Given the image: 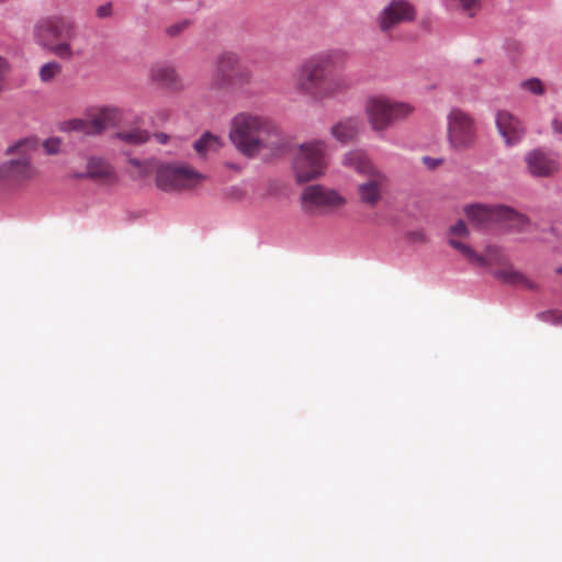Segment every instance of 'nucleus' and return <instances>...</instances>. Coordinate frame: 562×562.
I'll list each match as a JSON object with an SVG mask.
<instances>
[{
  "mask_svg": "<svg viewBox=\"0 0 562 562\" xmlns=\"http://www.w3.org/2000/svg\"><path fill=\"white\" fill-rule=\"evenodd\" d=\"M447 120L448 140L454 149H468L475 144V121L469 113L460 109H452Z\"/></svg>",
  "mask_w": 562,
  "mask_h": 562,
  "instance_id": "8",
  "label": "nucleus"
},
{
  "mask_svg": "<svg viewBox=\"0 0 562 562\" xmlns=\"http://www.w3.org/2000/svg\"><path fill=\"white\" fill-rule=\"evenodd\" d=\"M75 25L64 18H48L41 20L34 27V36L42 46H49L60 38H71Z\"/></svg>",
  "mask_w": 562,
  "mask_h": 562,
  "instance_id": "10",
  "label": "nucleus"
},
{
  "mask_svg": "<svg viewBox=\"0 0 562 562\" xmlns=\"http://www.w3.org/2000/svg\"><path fill=\"white\" fill-rule=\"evenodd\" d=\"M61 71L63 67L58 61H48L42 65L38 76L43 83H50L60 76Z\"/></svg>",
  "mask_w": 562,
  "mask_h": 562,
  "instance_id": "27",
  "label": "nucleus"
},
{
  "mask_svg": "<svg viewBox=\"0 0 562 562\" xmlns=\"http://www.w3.org/2000/svg\"><path fill=\"white\" fill-rule=\"evenodd\" d=\"M494 276L502 282L513 286H518L531 291H536L538 289L536 282L530 280L522 272L516 270L508 261L502 267H499L494 272Z\"/></svg>",
  "mask_w": 562,
  "mask_h": 562,
  "instance_id": "19",
  "label": "nucleus"
},
{
  "mask_svg": "<svg viewBox=\"0 0 562 562\" xmlns=\"http://www.w3.org/2000/svg\"><path fill=\"white\" fill-rule=\"evenodd\" d=\"M503 205L468 204L463 211L468 220L477 227H487L499 223Z\"/></svg>",
  "mask_w": 562,
  "mask_h": 562,
  "instance_id": "16",
  "label": "nucleus"
},
{
  "mask_svg": "<svg viewBox=\"0 0 562 562\" xmlns=\"http://www.w3.org/2000/svg\"><path fill=\"white\" fill-rule=\"evenodd\" d=\"M47 47L56 56H58L60 58H64V59H69L74 55V52H72V48H71L70 44H68L66 42H63V43H56L55 42V43H53L52 45H49Z\"/></svg>",
  "mask_w": 562,
  "mask_h": 562,
  "instance_id": "30",
  "label": "nucleus"
},
{
  "mask_svg": "<svg viewBox=\"0 0 562 562\" xmlns=\"http://www.w3.org/2000/svg\"><path fill=\"white\" fill-rule=\"evenodd\" d=\"M411 238L414 241L423 243L426 240L425 234L422 231L411 233Z\"/></svg>",
  "mask_w": 562,
  "mask_h": 562,
  "instance_id": "38",
  "label": "nucleus"
},
{
  "mask_svg": "<svg viewBox=\"0 0 562 562\" xmlns=\"http://www.w3.org/2000/svg\"><path fill=\"white\" fill-rule=\"evenodd\" d=\"M341 162L345 167L355 170L363 177H369L381 170L371 161L367 153L361 149H353L346 153Z\"/></svg>",
  "mask_w": 562,
  "mask_h": 562,
  "instance_id": "18",
  "label": "nucleus"
},
{
  "mask_svg": "<svg viewBox=\"0 0 562 562\" xmlns=\"http://www.w3.org/2000/svg\"><path fill=\"white\" fill-rule=\"evenodd\" d=\"M115 137L130 145H140L149 140L150 135L142 128H131L115 134Z\"/></svg>",
  "mask_w": 562,
  "mask_h": 562,
  "instance_id": "26",
  "label": "nucleus"
},
{
  "mask_svg": "<svg viewBox=\"0 0 562 562\" xmlns=\"http://www.w3.org/2000/svg\"><path fill=\"white\" fill-rule=\"evenodd\" d=\"M469 228L463 221L457 222L449 229L448 243L452 247V241L463 243L461 239L469 237Z\"/></svg>",
  "mask_w": 562,
  "mask_h": 562,
  "instance_id": "28",
  "label": "nucleus"
},
{
  "mask_svg": "<svg viewBox=\"0 0 562 562\" xmlns=\"http://www.w3.org/2000/svg\"><path fill=\"white\" fill-rule=\"evenodd\" d=\"M496 127L507 146L519 144L526 133L520 120L505 110L497 112Z\"/></svg>",
  "mask_w": 562,
  "mask_h": 562,
  "instance_id": "14",
  "label": "nucleus"
},
{
  "mask_svg": "<svg viewBox=\"0 0 562 562\" xmlns=\"http://www.w3.org/2000/svg\"><path fill=\"white\" fill-rule=\"evenodd\" d=\"M452 248L458 250L471 263L481 267H490L493 265L502 267L508 261L504 251L497 246H487L482 255L476 254L473 248L465 243L452 241Z\"/></svg>",
  "mask_w": 562,
  "mask_h": 562,
  "instance_id": "13",
  "label": "nucleus"
},
{
  "mask_svg": "<svg viewBox=\"0 0 562 562\" xmlns=\"http://www.w3.org/2000/svg\"><path fill=\"white\" fill-rule=\"evenodd\" d=\"M36 148L37 142L33 138L21 139L8 147L7 154L14 157L0 165V181L21 183L31 180L36 172L30 159Z\"/></svg>",
  "mask_w": 562,
  "mask_h": 562,
  "instance_id": "6",
  "label": "nucleus"
},
{
  "mask_svg": "<svg viewBox=\"0 0 562 562\" xmlns=\"http://www.w3.org/2000/svg\"><path fill=\"white\" fill-rule=\"evenodd\" d=\"M387 181L389 178L382 170L367 177V180L358 187L360 201L370 207H374L381 201Z\"/></svg>",
  "mask_w": 562,
  "mask_h": 562,
  "instance_id": "15",
  "label": "nucleus"
},
{
  "mask_svg": "<svg viewBox=\"0 0 562 562\" xmlns=\"http://www.w3.org/2000/svg\"><path fill=\"white\" fill-rule=\"evenodd\" d=\"M60 142L57 138H50L44 142L43 147L47 154H56L59 150Z\"/></svg>",
  "mask_w": 562,
  "mask_h": 562,
  "instance_id": "35",
  "label": "nucleus"
},
{
  "mask_svg": "<svg viewBox=\"0 0 562 562\" xmlns=\"http://www.w3.org/2000/svg\"><path fill=\"white\" fill-rule=\"evenodd\" d=\"M521 88L536 95H542L546 92L542 81L538 78H531L521 82Z\"/></svg>",
  "mask_w": 562,
  "mask_h": 562,
  "instance_id": "31",
  "label": "nucleus"
},
{
  "mask_svg": "<svg viewBox=\"0 0 562 562\" xmlns=\"http://www.w3.org/2000/svg\"><path fill=\"white\" fill-rule=\"evenodd\" d=\"M228 139L236 149L246 155V114L238 113L229 124Z\"/></svg>",
  "mask_w": 562,
  "mask_h": 562,
  "instance_id": "23",
  "label": "nucleus"
},
{
  "mask_svg": "<svg viewBox=\"0 0 562 562\" xmlns=\"http://www.w3.org/2000/svg\"><path fill=\"white\" fill-rule=\"evenodd\" d=\"M551 127L555 134L562 135V120L559 117H554L551 121Z\"/></svg>",
  "mask_w": 562,
  "mask_h": 562,
  "instance_id": "37",
  "label": "nucleus"
},
{
  "mask_svg": "<svg viewBox=\"0 0 562 562\" xmlns=\"http://www.w3.org/2000/svg\"><path fill=\"white\" fill-rule=\"evenodd\" d=\"M113 13V5L111 2L99 5L95 10V14L99 19H108Z\"/></svg>",
  "mask_w": 562,
  "mask_h": 562,
  "instance_id": "34",
  "label": "nucleus"
},
{
  "mask_svg": "<svg viewBox=\"0 0 562 562\" xmlns=\"http://www.w3.org/2000/svg\"><path fill=\"white\" fill-rule=\"evenodd\" d=\"M243 76L241 58L233 52H225L217 58L211 87L213 89H233L243 82Z\"/></svg>",
  "mask_w": 562,
  "mask_h": 562,
  "instance_id": "9",
  "label": "nucleus"
},
{
  "mask_svg": "<svg viewBox=\"0 0 562 562\" xmlns=\"http://www.w3.org/2000/svg\"><path fill=\"white\" fill-rule=\"evenodd\" d=\"M416 11L406 0H392L378 18L382 32H389L400 23L411 22L415 19Z\"/></svg>",
  "mask_w": 562,
  "mask_h": 562,
  "instance_id": "11",
  "label": "nucleus"
},
{
  "mask_svg": "<svg viewBox=\"0 0 562 562\" xmlns=\"http://www.w3.org/2000/svg\"><path fill=\"white\" fill-rule=\"evenodd\" d=\"M154 137L159 144H167L170 138L169 135L165 133H157Z\"/></svg>",
  "mask_w": 562,
  "mask_h": 562,
  "instance_id": "39",
  "label": "nucleus"
},
{
  "mask_svg": "<svg viewBox=\"0 0 562 562\" xmlns=\"http://www.w3.org/2000/svg\"><path fill=\"white\" fill-rule=\"evenodd\" d=\"M190 22L188 20H183L180 22H176L168 27H166V34L170 37L178 36L180 33H182L188 26Z\"/></svg>",
  "mask_w": 562,
  "mask_h": 562,
  "instance_id": "33",
  "label": "nucleus"
},
{
  "mask_svg": "<svg viewBox=\"0 0 562 562\" xmlns=\"http://www.w3.org/2000/svg\"><path fill=\"white\" fill-rule=\"evenodd\" d=\"M149 78L153 82L169 90L182 89V79L176 68L167 63H157L149 69Z\"/></svg>",
  "mask_w": 562,
  "mask_h": 562,
  "instance_id": "17",
  "label": "nucleus"
},
{
  "mask_svg": "<svg viewBox=\"0 0 562 562\" xmlns=\"http://www.w3.org/2000/svg\"><path fill=\"white\" fill-rule=\"evenodd\" d=\"M248 158L277 156L282 149L280 132L274 123L266 116L248 114Z\"/></svg>",
  "mask_w": 562,
  "mask_h": 562,
  "instance_id": "3",
  "label": "nucleus"
},
{
  "mask_svg": "<svg viewBox=\"0 0 562 562\" xmlns=\"http://www.w3.org/2000/svg\"><path fill=\"white\" fill-rule=\"evenodd\" d=\"M131 162H132L134 166H136V167H139V166H140V162H139L138 160H136V159L131 160Z\"/></svg>",
  "mask_w": 562,
  "mask_h": 562,
  "instance_id": "40",
  "label": "nucleus"
},
{
  "mask_svg": "<svg viewBox=\"0 0 562 562\" xmlns=\"http://www.w3.org/2000/svg\"><path fill=\"white\" fill-rule=\"evenodd\" d=\"M501 212L499 223L505 224L510 229L524 232L529 225V220L525 215L515 212L513 209L503 205Z\"/></svg>",
  "mask_w": 562,
  "mask_h": 562,
  "instance_id": "24",
  "label": "nucleus"
},
{
  "mask_svg": "<svg viewBox=\"0 0 562 562\" xmlns=\"http://www.w3.org/2000/svg\"><path fill=\"white\" fill-rule=\"evenodd\" d=\"M362 127L361 120L358 117H347L330 128V134L340 143H349L356 139Z\"/></svg>",
  "mask_w": 562,
  "mask_h": 562,
  "instance_id": "21",
  "label": "nucleus"
},
{
  "mask_svg": "<svg viewBox=\"0 0 562 562\" xmlns=\"http://www.w3.org/2000/svg\"><path fill=\"white\" fill-rule=\"evenodd\" d=\"M525 161L529 173L533 177H552L561 168L557 154L540 148L527 153Z\"/></svg>",
  "mask_w": 562,
  "mask_h": 562,
  "instance_id": "12",
  "label": "nucleus"
},
{
  "mask_svg": "<svg viewBox=\"0 0 562 562\" xmlns=\"http://www.w3.org/2000/svg\"><path fill=\"white\" fill-rule=\"evenodd\" d=\"M346 53L330 49L304 59L293 71L295 90L315 102H324L346 94L351 88V79L344 75L328 76L327 70L342 65Z\"/></svg>",
  "mask_w": 562,
  "mask_h": 562,
  "instance_id": "1",
  "label": "nucleus"
},
{
  "mask_svg": "<svg viewBox=\"0 0 562 562\" xmlns=\"http://www.w3.org/2000/svg\"><path fill=\"white\" fill-rule=\"evenodd\" d=\"M223 168L226 172L225 177L227 180H233L237 176L243 173L244 167L240 164H235L233 161H225Z\"/></svg>",
  "mask_w": 562,
  "mask_h": 562,
  "instance_id": "32",
  "label": "nucleus"
},
{
  "mask_svg": "<svg viewBox=\"0 0 562 562\" xmlns=\"http://www.w3.org/2000/svg\"><path fill=\"white\" fill-rule=\"evenodd\" d=\"M72 131L80 132L85 135H93L91 117L89 120L75 119L67 123Z\"/></svg>",
  "mask_w": 562,
  "mask_h": 562,
  "instance_id": "29",
  "label": "nucleus"
},
{
  "mask_svg": "<svg viewBox=\"0 0 562 562\" xmlns=\"http://www.w3.org/2000/svg\"><path fill=\"white\" fill-rule=\"evenodd\" d=\"M113 175L112 167L100 157H91L87 164V176L94 179L105 180Z\"/></svg>",
  "mask_w": 562,
  "mask_h": 562,
  "instance_id": "25",
  "label": "nucleus"
},
{
  "mask_svg": "<svg viewBox=\"0 0 562 562\" xmlns=\"http://www.w3.org/2000/svg\"><path fill=\"white\" fill-rule=\"evenodd\" d=\"M121 121V112L116 108H101L91 115L93 135L102 134L106 128Z\"/></svg>",
  "mask_w": 562,
  "mask_h": 562,
  "instance_id": "22",
  "label": "nucleus"
},
{
  "mask_svg": "<svg viewBox=\"0 0 562 562\" xmlns=\"http://www.w3.org/2000/svg\"><path fill=\"white\" fill-rule=\"evenodd\" d=\"M205 176L184 162L159 164L156 167V184L166 192H182L198 188Z\"/></svg>",
  "mask_w": 562,
  "mask_h": 562,
  "instance_id": "5",
  "label": "nucleus"
},
{
  "mask_svg": "<svg viewBox=\"0 0 562 562\" xmlns=\"http://www.w3.org/2000/svg\"><path fill=\"white\" fill-rule=\"evenodd\" d=\"M224 145L225 142L220 135L205 131L193 142L192 148L200 158L206 159L210 155L220 153Z\"/></svg>",
  "mask_w": 562,
  "mask_h": 562,
  "instance_id": "20",
  "label": "nucleus"
},
{
  "mask_svg": "<svg viewBox=\"0 0 562 562\" xmlns=\"http://www.w3.org/2000/svg\"><path fill=\"white\" fill-rule=\"evenodd\" d=\"M347 204V199L335 189L321 184L304 188L301 194L302 210L308 215L335 212Z\"/></svg>",
  "mask_w": 562,
  "mask_h": 562,
  "instance_id": "7",
  "label": "nucleus"
},
{
  "mask_svg": "<svg viewBox=\"0 0 562 562\" xmlns=\"http://www.w3.org/2000/svg\"><path fill=\"white\" fill-rule=\"evenodd\" d=\"M329 162L326 142L313 139L297 147L293 158V171L299 183L316 180L325 175Z\"/></svg>",
  "mask_w": 562,
  "mask_h": 562,
  "instance_id": "2",
  "label": "nucleus"
},
{
  "mask_svg": "<svg viewBox=\"0 0 562 562\" xmlns=\"http://www.w3.org/2000/svg\"><path fill=\"white\" fill-rule=\"evenodd\" d=\"M364 111L371 128L380 133L396 122L406 120L414 112V106L385 95H374L367 100Z\"/></svg>",
  "mask_w": 562,
  "mask_h": 562,
  "instance_id": "4",
  "label": "nucleus"
},
{
  "mask_svg": "<svg viewBox=\"0 0 562 562\" xmlns=\"http://www.w3.org/2000/svg\"><path fill=\"white\" fill-rule=\"evenodd\" d=\"M422 161L430 170L438 168L442 164L441 158H434V157H428V156H424L422 158Z\"/></svg>",
  "mask_w": 562,
  "mask_h": 562,
  "instance_id": "36",
  "label": "nucleus"
}]
</instances>
